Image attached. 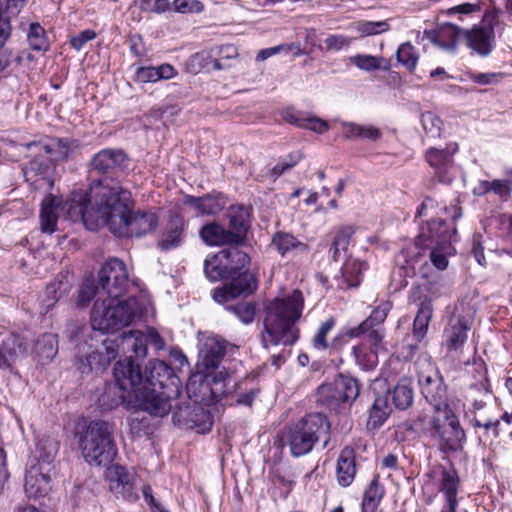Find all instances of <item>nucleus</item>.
I'll use <instances>...</instances> for the list:
<instances>
[{"instance_id": "nucleus-1", "label": "nucleus", "mask_w": 512, "mask_h": 512, "mask_svg": "<svg viewBox=\"0 0 512 512\" xmlns=\"http://www.w3.org/2000/svg\"><path fill=\"white\" fill-rule=\"evenodd\" d=\"M131 193L120 181L105 179L91 188V208L76 205L70 208V217L79 218L86 229L96 231L100 225L108 227L117 237H142L156 230L159 218L152 211H132Z\"/></svg>"}, {"instance_id": "nucleus-2", "label": "nucleus", "mask_w": 512, "mask_h": 512, "mask_svg": "<svg viewBox=\"0 0 512 512\" xmlns=\"http://www.w3.org/2000/svg\"><path fill=\"white\" fill-rule=\"evenodd\" d=\"M229 382L223 375L191 376L186 384V390L192 402L186 403L173 413V421L187 428L196 429L198 433H208L213 426V417L201 403L210 404L218 402L222 397L230 393Z\"/></svg>"}, {"instance_id": "nucleus-3", "label": "nucleus", "mask_w": 512, "mask_h": 512, "mask_svg": "<svg viewBox=\"0 0 512 512\" xmlns=\"http://www.w3.org/2000/svg\"><path fill=\"white\" fill-rule=\"evenodd\" d=\"M304 309L303 293L296 289L283 298H274L264 306L261 344L270 346H292L300 337L297 322Z\"/></svg>"}, {"instance_id": "nucleus-4", "label": "nucleus", "mask_w": 512, "mask_h": 512, "mask_svg": "<svg viewBox=\"0 0 512 512\" xmlns=\"http://www.w3.org/2000/svg\"><path fill=\"white\" fill-rule=\"evenodd\" d=\"M180 386L179 377L165 361H151L144 377L145 396L140 395L142 411L159 417L167 415L172 410V400L180 395Z\"/></svg>"}, {"instance_id": "nucleus-5", "label": "nucleus", "mask_w": 512, "mask_h": 512, "mask_svg": "<svg viewBox=\"0 0 512 512\" xmlns=\"http://www.w3.org/2000/svg\"><path fill=\"white\" fill-rule=\"evenodd\" d=\"M331 424L328 418L319 412L307 413L292 423L286 432L285 440L293 457L310 453L314 446L323 441L325 448L330 440Z\"/></svg>"}, {"instance_id": "nucleus-6", "label": "nucleus", "mask_w": 512, "mask_h": 512, "mask_svg": "<svg viewBox=\"0 0 512 512\" xmlns=\"http://www.w3.org/2000/svg\"><path fill=\"white\" fill-rule=\"evenodd\" d=\"M113 433L114 425L104 420H93L77 433L79 448L87 463L106 466L114 460L117 446Z\"/></svg>"}, {"instance_id": "nucleus-7", "label": "nucleus", "mask_w": 512, "mask_h": 512, "mask_svg": "<svg viewBox=\"0 0 512 512\" xmlns=\"http://www.w3.org/2000/svg\"><path fill=\"white\" fill-rule=\"evenodd\" d=\"M140 310L139 302L135 297L125 300L117 298H96L91 311V326L94 330L104 333L120 330L128 326Z\"/></svg>"}, {"instance_id": "nucleus-8", "label": "nucleus", "mask_w": 512, "mask_h": 512, "mask_svg": "<svg viewBox=\"0 0 512 512\" xmlns=\"http://www.w3.org/2000/svg\"><path fill=\"white\" fill-rule=\"evenodd\" d=\"M126 355L127 357L124 360L116 362L113 369L115 382L121 390V394L112 401L110 408L123 404L128 409L142 411V406L138 403V400L140 401V395L145 396V391H143L144 376L140 365L133 360V357H136L135 354L128 353Z\"/></svg>"}, {"instance_id": "nucleus-9", "label": "nucleus", "mask_w": 512, "mask_h": 512, "mask_svg": "<svg viewBox=\"0 0 512 512\" xmlns=\"http://www.w3.org/2000/svg\"><path fill=\"white\" fill-rule=\"evenodd\" d=\"M425 433L445 454L462 451L466 442V432L453 409L433 413Z\"/></svg>"}, {"instance_id": "nucleus-10", "label": "nucleus", "mask_w": 512, "mask_h": 512, "mask_svg": "<svg viewBox=\"0 0 512 512\" xmlns=\"http://www.w3.org/2000/svg\"><path fill=\"white\" fill-rule=\"evenodd\" d=\"M135 354L136 358L147 355V336L138 330L124 332L115 338H106L99 349L89 351L96 371H104L119 353Z\"/></svg>"}, {"instance_id": "nucleus-11", "label": "nucleus", "mask_w": 512, "mask_h": 512, "mask_svg": "<svg viewBox=\"0 0 512 512\" xmlns=\"http://www.w3.org/2000/svg\"><path fill=\"white\" fill-rule=\"evenodd\" d=\"M129 161L128 155L122 149L105 148L97 152L89 162V193L79 201L73 199L68 212L70 213L72 205H87L91 208V188L93 184L97 181L103 182L107 178L119 181L117 176L128 168Z\"/></svg>"}, {"instance_id": "nucleus-12", "label": "nucleus", "mask_w": 512, "mask_h": 512, "mask_svg": "<svg viewBox=\"0 0 512 512\" xmlns=\"http://www.w3.org/2000/svg\"><path fill=\"white\" fill-rule=\"evenodd\" d=\"M236 349L237 347L235 345L220 336L212 335L204 338L198 353V372L193 376L207 378L208 376L214 377L223 375L225 381L229 382L228 390L232 393V391L236 389L234 379L226 370H216L220 367L225 355L228 353L234 354Z\"/></svg>"}, {"instance_id": "nucleus-13", "label": "nucleus", "mask_w": 512, "mask_h": 512, "mask_svg": "<svg viewBox=\"0 0 512 512\" xmlns=\"http://www.w3.org/2000/svg\"><path fill=\"white\" fill-rule=\"evenodd\" d=\"M250 263V257L238 245L230 246L206 259L204 272L210 281L236 277Z\"/></svg>"}, {"instance_id": "nucleus-14", "label": "nucleus", "mask_w": 512, "mask_h": 512, "mask_svg": "<svg viewBox=\"0 0 512 512\" xmlns=\"http://www.w3.org/2000/svg\"><path fill=\"white\" fill-rule=\"evenodd\" d=\"M359 393L360 384L356 378L339 374L332 382L319 386L317 401L330 410H337L342 404L351 405Z\"/></svg>"}, {"instance_id": "nucleus-15", "label": "nucleus", "mask_w": 512, "mask_h": 512, "mask_svg": "<svg viewBox=\"0 0 512 512\" xmlns=\"http://www.w3.org/2000/svg\"><path fill=\"white\" fill-rule=\"evenodd\" d=\"M418 384L425 400L434 412L452 409L448 402L447 385L437 366L431 361L423 363L418 371Z\"/></svg>"}, {"instance_id": "nucleus-16", "label": "nucleus", "mask_w": 512, "mask_h": 512, "mask_svg": "<svg viewBox=\"0 0 512 512\" xmlns=\"http://www.w3.org/2000/svg\"><path fill=\"white\" fill-rule=\"evenodd\" d=\"M102 292L109 298H119L128 288L129 275L125 263L118 258L108 259L98 272Z\"/></svg>"}, {"instance_id": "nucleus-17", "label": "nucleus", "mask_w": 512, "mask_h": 512, "mask_svg": "<svg viewBox=\"0 0 512 512\" xmlns=\"http://www.w3.org/2000/svg\"><path fill=\"white\" fill-rule=\"evenodd\" d=\"M492 394L493 392L487 376V370L485 369L479 382L471 383L468 387L467 399L471 400V403L465 410V416L471 425L491 415L487 402L491 399Z\"/></svg>"}, {"instance_id": "nucleus-18", "label": "nucleus", "mask_w": 512, "mask_h": 512, "mask_svg": "<svg viewBox=\"0 0 512 512\" xmlns=\"http://www.w3.org/2000/svg\"><path fill=\"white\" fill-rule=\"evenodd\" d=\"M458 151L457 143H450L445 148H429L425 152L428 165L434 170L437 179L442 183H451L454 176V154Z\"/></svg>"}, {"instance_id": "nucleus-19", "label": "nucleus", "mask_w": 512, "mask_h": 512, "mask_svg": "<svg viewBox=\"0 0 512 512\" xmlns=\"http://www.w3.org/2000/svg\"><path fill=\"white\" fill-rule=\"evenodd\" d=\"M472 323L470 315L461 313L458 309L452 313L443 331V345L448 352L458 351L463 347Z\"/></svg>"}, {"instance_id": "nucleus-20", "label": "nucleus", "mask_w": 512, "mask_h": 512, "mask_svg": "<svg viewBox=\"0 0 512 512\" xmlns=\"http://www.w3.org/2000/svg\"><path fill=\"white\" fill-rule=\"evenodd\" d=\"M188 222L179 214L169 216L163 225L156 247L163 252L181 247L187 237Z\"/></svg>"}, {"instance_id": "nucleus-21", "label": "nucleus", "mask_w": 512, "mask_h": 512, "mask_svg": "<svg viewBox=\"0 0 512 512\" xmlns=\"http://www.w3.org/2000/svg\"><path fill=\"white\" fill-rule=\"evenodd\" d=\"M33 152V159L23 168L25 180L35 190L49 193L54 186L50 161L45 160L44 155Z\"/></svg>"}, {"instance_id": "nucleus-22", "label": "nucleus", "mask_w": 512, "mask_h": 512, "mask_svg": "<svg viewBox=\"0 0 512 512\" xmlns=\"http://www.w3.org/2000/svg\"><path fill=\"white\" fill-rule=\"evenodd\" d=\"M236 276V278H232V282L214 290L213 299L216 302L226 303L240 296L251 295L257 290L258 281L253 274L239 271Z\"/></svg>"}, {"instance_id": "nucleus-23", "label": "nucleus", "mask_w": 512, "mask_h": 512, "mask_svg": "<svg viewBox=\"0 0 512 512\" xmlns=\"http://www.w3.org/2000/svg\"><path fill=\"white\" fill-rule=\"evenodd\" d=\"M460 487L461 479L458 471L454 467H443L437 480L438 492L442 494L444 500L440 512H457Z\"/></svg>"}, {"instance_id": "nucleus-24", "label": "nucleus", "mask_w": 512, "mask_h": 512, "mask_svg": "<svg viewBox=\"0 0 512 512\" xmlns=\"http://www.w3.org/2000/svg\"><path fill=\"white\" fill-rule=\"evenodd\" d=\"M457 236L455 227L450 228L443 219H431L420 225L418 242L421 246L444 245V241L452 243Z\"/></svg>"}, {"instance_id": "nucleus-25", "label": "nucleus", "mask_w": 512, "mask_h": 512, "mask_svg": "<svg viewBox=\"0 0 512 512\" xmlns=\"http://www.w3.org/2000/svg\"><path fill=\"white\" fill-rule=\"evenodd\" d=\"M411 299L418 306L413 321V337L420 342L426 336L429 323L433 317V302L432 298L424 294L420 287L412 288Z\"/></svg>"}, {"instance_id": "nucleus-26", "label": "nucleus", "mask_w": 512, "mask_h": 512, "mask_svg": "<svg viewBox=\"0 0 512 512\" xmlns=\"http://www.w3.org/2000/svg\"><path fill=\"white\" fill-rule=\"evenodd\" d=\"M78 146L77 141L70 138H52L49 141H33L26 144L28 150L46 155L50 162L67 160Z\"/></svg>"}, {"instance_id": "nucleus-27", "label": "nucleus", "mask_w": 512, "mask_h": 512, "mask_svg": "<svg viewBox=\"0 0 512 512\" xmlns=\"http://www.w3.org/2000/svg\"><path fill=\"white\" fill-rule=\"evenodd\" d=\"M463 42L473 53L482 58L488 57L496 47L495 31L474 24L464 32Z\"/></svg>"}, {"instance_id": "nucleus-28", "label": "nucleus", "mask_w": 512, "mask_h": 512, "mask_svg": "<svg viewBox=\"0 0 512 512\" xmlns=\"http://www.w3.org/2000/svg\"><path fill=\"white\" fill-rule=\"evenodd\" d=\"M424 248L416 239L415 245L402 249L396 256V263L404 269L406 276H413L417 273L423 277L426 276L425 267L427 266V260Z\"/></svg>"}, {"instance_id": "nucleus-29", "label": "nucleus", "mask_w": 512, "mask_h": 512, "mask_svg": "<svg viewBox=\"0 0 512 512\" xmlns=\"http://www.w3.org/2000/svg\"><path fill=\"white\" fill-rule=\"evenodd\" d=\"M199 236L208 246H233L243 242V237L239 233H233L215 221L202 226Z\"/></svg>"}, {"instance_id": "nucleus-30", "label": "nucleus", "mask_w": 512, "mask_h": 512, "mask_svg": "<svg viewBox=\"0 0 512 512\" xmlns=\"http://www.w3.org/2000/svg\"><path fill=\"white\" fill-rule=\"evenodd\" d=\"M55 473L42 470L39 467H30L26 471L24 490L29 498H40L48 494L51 489V480Z\"/></svg>"}, {"instance_id": "nucleus-31", "label": "nucleus", "mask_w": 512, "mask_h": 512, "mask_svg": "<svg viewBox=\"0 0 512 512\" xmlns=\"http://www.w3.org/2000/svg\"><path fill=\"white\" fill-rule=\"evenodd\" d=\"M356 453L350 446H345L337 458L336 479L341 487H349L356 476Z\"/></svg>"}, {"instance_id": "nucleus-32", "label": "nucleus", "mask_w": 512, "mask_h": 512, "mask_svg": "<svg viewBox=\"0 0 512 512\" xmlns=\"http://www.w3.org/2000/svg\"><path fill=\"white\" fill-rule=\"evenodd\" d=\"M336 325V319L329 317L325 321L321 322L316 333L311 339L312 347L317 351H326L328 349L338 350L345 343V332L335 336L331 342H328L327 336L334 329Z\"/></svg>"}, {"instance_id": "nucleus-33", "label": "nucleus", "mask_w": 512, "mask_h": 512, "mask_svg": "<svg viewBox=\"0 0 512 512\" xmlns=\"http://www.w3.org/2000/svg\"><path fill=\"white\" fill-rule=\"evenodd\" d=\"M271 245L282 256L302 255L308 253V245L297 239L293 234L283 231L274 233Z\"/></svg>"}, {"instance_id": "nucleus-34", "label": "nucleus", "mask_w": 512, "mask_h": 512, "mask_svg": "<svg viewBox=\"0 0 512 512\" xmlns=\"http://www.w3.org/2000/svg\"><path fill=\"white\" fill-rule=\"evenodd\" d=\"M59 450V442L53 438H42L36 446L35 463L30 467H39L52 473L54 472V461Z\"/></svg>"}, {"instance_id": "nucleus-35", "label": "nucleus", "mask_w": 512, "mask_h": 512, "mask_svg": "<svg viewBox=\"0 0 512 512\" xmlns=\"http://www.w3.org/2000/svg\"><path fill=\"white\" fill-rule=\"evenodd\" d=\"M392 308V303L390 301L381 302L366 318L363 322H361L358 326L349 328L345 331V335L347 338H359L363 336V331L366 327H376V328H384L383 323L386 320L388 313Z\"/></svg>"}, {"instance_id": "nucleus-36", "label": "nucleus", "mask_w": 512, "mask_h": 512, "mask_svg": "<svg viewBox=\"0 0 512 512\" xmlns=\"http://www.w3.org/2000/svg\"><path fill=\"white\" fill-rule=\"evenodd\" d=\"M392 308V303L390 301L381 302L366 318L363 322H361L358 326L349 328L345 331V335L347 338H359L363 336V331L366 327H376V328H384L383 323L386 320L388 313Z\"/></svg>"}, {"instance_id": "nucleus-37", "label": "nucleus", "mask_w": 512, "mask_h": 512, "mask_svg": "<svg viewBox=\"0 0 512 512\" xmlns=\"http://www.w3.org/2000/svg\"><path fill=\"white\" fill-rule=\"evenodd\" d=\"M464 32L466 29L447 22L432 31L430 39L443 48L455 49L458 41H464Z\"/></svg>"}, {"instance_id": "nucleus-38", "label": "nucleus", "mask_w": 512, "mask_h": 512, "mask_svg": "<svg viewBox=\"0 0 512 512\" xmlns=\"http://www.w3.org/2000/svg\"><path fill=\"white\" fill-rule=\"evenodd\" d=\"M383 395H388L392 404L399 410H406L413 404L414 390L412 381L406 377L401 378L393 389H388Z\"/></svg>"}, {"instance_id": "nucleus-39", "label": "nucleus", "mask_w": 512, "mask_h": 512, "mask_svg": "<svg viewBox=\"0 0 512 512\" xmlns=\"http://www.w3.org/2000/svg\"><path fill=\"white\" fill-rule=\"evenodd\" d=\"M385 492V487L380 482V476L375 474L364 489L361 512H376L385 496Z\"/></svg>"}, {"instance_id": "nucleus-40", "label": "nucleus", "mask_w": 512, "mask_h": 512, "mask_svg": "<svg viewBox=\"0 0 512 512\" xmlns=\"http://www.w3.org/2000/svg\"><path fill=\"white\" fill-rule=\"evenodd\" d=\"M60 200L49 193L41 203L40 225L45 233L52 234L56 231Z\"/></svg>"}, {"instance_id": "nucleus-41", "label": "nucleus", "mask_w": 512, "mask_h": 512, "mask_svg": "<svg viewBox=\"0 0 512 512\" xmlns=\"http://www.w3.org/2000/svg\"><path fill=\"white\" fill-rule=\"evenodd\" d=\"M22 341L15 333L0 334V368L9 369L17 358Z\"/></svg>"}, {"instance_id": "nucleus-42", "label": "nucleus", "mask_w": 512, "mask_h": 512, "mask_svg": "<svg viewBox=\"0 0 512 512\" xmlns=\"http://www.w3.org/2000/svg\"><path fill=\"white\" fill-rule=\"evenodd\" d=\"M368 268V264L359 259L348 257L340 269V278L347 287H358L363 278V272Z\"/></svg>"}, {"instance_id": "nucleus-43", "label": "nucleus", "mask_w": 512, "mask_h": 512, "mask_svg": "<svg viewBox=\"0 0 512 512\" xmlns=\"http://www.w3.org/2000/svg\"><path fill=\"white\" fill-rule=\"evenodd\" d=\"M391 412L392 408L388 402V395H378L369 410L367 428L369 430L379 429L386 422Z\"/></svg>"}, {"instance_id": "nucleus-44", "label": "nucleus", "mask_w": 512, "mask_h": 512, "mask_svg": "<svg viewBox=\"0 0 512 512\" xmlns=\"http://www.w3.org/2000/svg\"><path fill=\"white\" fill-rule=\"evenodd\" d=\"M342 135L345 139L349 140L363 139L374 142L382 137V132L373 125L346 122L342 124Z\"/></svg>"}, {"instance_id": "nucleus-45", "label": "nucleus", "mask_w": 512, "mask_h": 512, "mask_svg": "<svg viewBox=\"0 0 512 512\" xmlns=\"http://www.w3.org/2000/svg\"><path fill=\"white\" fill-rule=\"evenodd\" d=\"M283 118L287 123L300 128L309 129L319 134L325 133L329 128L326 121L316 117H307L298 111H286Z\"/></svg>"}, {"instance_id": "nucleus-46", "label": "nucleus", "mask_w": 512, "mask_h": 512, "mask_svg": "<svg viewBox=\"0 0 512 512\" xmlns=\"http://www.w3.org/2000/svg\"><path fill=\"white\" fill-rule=\"evenodd\" d=\"M354 233L355 228L351 225L341 226L336 230L335 236L329 249L332 261L338 262L341 252L347 251Z\"/></svg>"}, {"instance_id": "nucleus-47", "label": "nucleus", "mask_w": 512, "mask_h": 512, "mask_svg": "<svg viewBox=\"0 0 512 512\" xmlns=\"http://www.w3.org/2000/svg\"><path fill=\"white\" fill-rule=\"evenodd\" d=\"M512 192V181L509 179H495L492 181H480L478 186L474 189L477 195H486L494 193L501 199L507 200Z\"/></svg>"}, {"instance_id": "nucleus-48", "label": "nucleus", "mask_w": 512, "mask_h": 512, "mask_svg": "<svg viewBox=\"0 0 512 512\" xmlns=\"http://www.w3.org/2000/svg\"><path fill=\"white\" fill-rule=\"evenodd\" d=\"M27 43L31 50L46 52L50 48L46 30L38 22H32L27 31Z\"/></svg>"}, {"instance_id": "nucleus-49", "label": "nucleus", "mask_w": 512, "mask_h": 512, "mask_svg": "<svg viewBox=\"0 0 512 512\" xmlns=\"http://www.w3.org/2000/svg\"><path fill=\"white\" fill-rule=\"evenodd\" d=\"M356 364L364 371H372L378 365L380 352L365 345L354 346L352 349Z\"/></svg>"}, {"instance_id": "nucleus-50", "label": "nucleus", "mask_w": 512, "mask_h": 512, "mask_svg": "<svg viewBox=\"0 0 512 512\" xmlns=\"http://www.w3.org/2000/svg\"><path fill=\"white\" fill-rule=\"evenodd\" d=\"M37 355L46 361H50L58 352L57 336L52 333L42 334L35 345Z\"/></svg>"}, {"instance_id": "nucleus-51", "label": "nucleus", "mask_w": 512, "mask_h": 512, "mask_svg": "<svg viewBox=\"0 0 512 512\" xmlns=\"http://www.w3.org/2000/svg\"><path fill=\"white\" fill-rule=\"evenodd\" d=\"M430 260L438 270H445L448 267V257L455 253L452 243L444 241V245L428 246Z\"/></svg>"}, {"instance_id": "nucleus-52", "label": "nucleus", "mask_w": 512, "mask_h": 512, "mask_svg": "<svg viewBox=\"0 0 512 512\" xmlns=\"http://www.w3.org/2000/svg\"><path fill=\"white\" fill-rule=\"evenodd\" d=\"M396 59L399 64L412 73L417 67L419 56L416 48L410 42H405L398 47Z\"/></svg>"}, {"instance_id": "nucleus-53", "label": "nucleus", "mask_w": 512, "mask_h": 512, "mask_svg": "<svg viewBox=\"0 0 512 512\" xmlns=\"http://www.w3.org/2000/svg\"><path fill=\"white\" fill-rule=\"evenodd\" d=\"M70 289L71 284L67 280L60 279L49 283L46 286L44 299L47 308L54 306Z\"/></svg>"}, {"instance_id": "nucleus-54", "label": "nucleus", "mask_w": 512, "mask_h": 512, "mask_svg": "<svg viewBox=\"0 0 512 512\" xmlns=\"http://www.w3.org/2000/svg\"><path fill=\"white\" fill-rule=\"evenodd\" d=\"M354 28L361 37H367L387 32L390 29V24L388 20H360L354 23Z\"/></svg>"}, {"instance_id": "nucleus-55", "label": "nucleus", "mask_w": 512, "mask_h": 512, "mask_svg": "<svg viewBox=\"0 0 512 512\" xmlns=\"http://www.w3.org/2000/svg\"><path fill=\"white\" fill-rule=\"evenodd\" d=\"M116 485L114 489L117 492L122 493L123 497L129 501H135L138 499V495L133 491V484L131 483V477L129 473L123 467L116 469Z\"/></svg>"}, {"instance_id": "nucleus-56", "label": "nucleus", "mask_w": 512, "mask_h": 512, "mask_svg": "<svg viewBox=\"0 0 512 512\" xmlns=\"http://www.w3.org/2000/svg\"><path fill=\"white\" fill-rule=\"evenodd\" d=\"M229 227L233 233L243 234L247 230V211L244 207H231L228 212Z\"/></svg>"}, {"instance_id": "nucleus-57", "label": "nucleus", "mask_w": 512, "mask_h": 512, "mask_svg": "<svg viewBox=\"0 0 512 512\" xmlns=\"http://www.w3.org/2000/svg\"><path fill=\"white\" fill-rule=\"evenodd\" d=\"M101 295H104L102 290H98L94 282H86L77 291L76 305L81 309L86 308L96 296L102 298Z\"/></svg>"}, {"instance_id": "nucleus-58", "label": "nucleus", "mask_w": 512, "mask_h": 512, "mask_svg": "<svg viewBox=\"0 0 512 512\" xmlns=\"http://www.w3.org/2000/svg\"><path fill=\"white\" fill-rule=\"evenodd\" d=\"M26 0H0V21L11 23L26 5Z\"/></svg>"}, {"instance_id": "nucleus-59", "label": "nucleus", "mask_w": 512, "mask_h": 512, "mask_svg": "<svg viewBox=\"0 0 512 512\" xmlns=\"http://www.w3.org/2000/svg\"><path fill=\"white\" fill-rule=\"evenodd\" d=\"M226 309L234 313L244 324H251L256 316V305L254 302H240L235 305H228Z\"/></svg>"}, {"instance_id": "nucleus-60", "label": "nucleus", "mask_w": 512, "mask_h": 512, "mask_svg": "<svg viewBox=\"0 0 512 512\" xmlns=\"http://www.w3.org/2000/svg\"><path fill=\"white\" fill-rule=\"evenodd\" d=\"M421 124L428 136L432 138L441 136L443 121L433 112L422 113Z\"/></svg>"}, {"instance_id": "nucleus-61", "label": "nucleus", "mask_w": 512, "mask_h": 512, "mask_svg": "<svg viewBox=\"0 0 512 512\" xmlns=\"http://www.w3.org/2000/svg\"><path fill=\"white\" fill-rule=\"evenodd\" d=\"M238 56V50L236 46L232 44H226L219 47L218 57L212 61L213 68L216 70H222L230 65L226 63L228 60L235 59Z\"/></svg>"}, {"instance_id": "nucleus-62", "label": "nucleus", "mask_w": 512, "mask_h": 512, "mask_svg": "<svg viewBox=\"0 0 512 512\" xmlns=\"http://www.w3.org/2000/svg\"><path fill=\"white\" fill-rule=\"evenodd\" d=\"M363 335L367 337L369 348H372L378 352L386 351L384 345L385 329L376 327H366L363 331Z\"/></svg>"}, {"instance_id": "nucleus-63", "label": "nucleus", "mask_w": 512, "mask_h": 512, "mask_svg": "<svg viewBox=\"0 0 512 512\" xmlns=\"http://www.w3.org/2000/svg\"><path fill=\"white\" fill-rule=\"evenodd\" d=\"M381 59L368 54H357L351 57L350 61L359 69L370 72L380 69Z\"/></svg>"}, {"instance_id": "nucleus-64", "label": "nucleus", "mask_w": 512, "mask_h": 512, "mask_svg": "<svg viewBox=\"0 0 512 512\" xmlns=\"http://www.w3.org/2000/svg\"><path fill=\"white\" fill-rule=\"evenodd\" d=\"M483 8V2L479 0L476 3H462L453 7L448 8L445 11V14L448 16H453L456 14H463V15H469L473 13H478Z\"/></svg>"}]
</instances>
